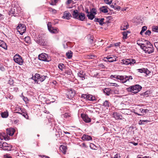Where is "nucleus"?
<instances>
[{
    "label": "nucleus",
    "instance_id": "nucleus-1",
    "mask_svg": "<svg viewBox=\"0 0 158 158\" xmlns=\"http://www.w3.org/2000/svg\"><path fill=\"white\" fill-rule=\"evenodd\" d=\"M110 77L112 78L116 79L117 80H119L120 82L123 83H126L127 81H129L130 80L133 79V78L131 76H120L112 75H111Z\"/></svg>",
    "mask_w": 158,
    "mask_h": 158
},
{
    "label": "nucleus",
    "instance_id": "nucleus-2",
    "mask_svg": "<svg viewBox=\"0 0 158 158\" xmlns=\"http://www.w3.org/2000/svg\"><path fill=\"white\" fill-rule=\"evenodd\" d=\"M142 87L139 85L131 86L127 88L128 92H131L134 94H136L139 92L142 89Z\"/></svg>",
    "mask_w": 158,
    "mask_h": 158
},
{
    "label": "nucleus",
    "instance_id": "nucleus-3",
    "mask_svg": "<svg viewBox=\"0 0 158 158\" xmlns=\"http://www.w3.org/2000/svg\"><path fill=\"white\" fill-rule=\"evenodd\" d=\"M147 45L144 48V51L146 53L150 54L154 51L153 45L148 41H146Z\"/></svg>",
    "mask_w": 158,
    "mask_h": 158
},
{
    "label": "nucleus",
    "instance_id": "nucleus-4",
    "mask_svg": "<svg viewBox=\"0 0 158 158\" xmlns=\"http://www.w3.org/2000/svg\"><path fill=\"white\" fill-rule=\"evenodd\" d=\"M135 63V60L134 59H122L120 62L121 64L128 65L130 64L132 65Z\"/></svg>",
    "mask_w": 158,
    "mask_h": 158
},
{
    "label": "nucleus",
    "instance_id": "nucleus-5",
    "mask_svg": "<svg viewBox=\"0 0 158 158\" xmlns=\"http://www.w3.org/2000/svg\"><path fill=\"white\" fill-rule=\"evenodd\" d=\"M39 59L41 60L47 62H49L51 60L50 57L48 56L47 54L45 53H42L38 56Z\"/></svg>",
    "mask_w": 158,
    "mask_h": 158
},
{
    "label": "nucleus",
    "instance_id": "nucleus-6",
    "mask_svg": "<svg viewBox=\"0 0 158 158\" xmlns=\"http://www.w3.org/2000/svg\"><path fill=\"white\" fill-rule=\"evenodd\" d=\"M81 97L82 98L92 101H94L97 100V98L94 96H93L90 94H82Z\"/></svg>",
    "mask_w": 158,
    "mask_h": 158
},
{
    "label": "nucleus",
    "instance_id": "nucleus-7",
    "mask_svg": "<svg viewBox=\"0 0 158 158\" xmlns=\"http://www.w3.org/2000/svg\"><path fill=\"white\" fill-rule=\"evenodd\" d=\"M17 29L20 34L22 35L26 31V27L23 24L20 23L17 27Z\"/></svg>",
    "mask_w": 158,
    "mask_h": 158
},
{
    "label": "nucleus",
    "instance_id": "nucleus-8",
    "mask_svg": "<svg viewBox=\"0 0 158 158\" xmlns=\"http://www.w3.org/2000/svg\"><path fill=\"white\" fill-rule=\"evenodd\" d=\"M13 59L15 63L20 65H22L23 64V60L22 57L19 54L15 55L13 57Z\"/></svg>",
    "mask_w": 158,
    "mask_h": 158
},
{
    "label": "nucleus",
    "instance_id": "nucleus-9",
    "mask_svg": "<svg viewBox=\"0 0 158 158\" xmlns=\"http://www.w3.org/2000/svg\"><path fill=\"white\" fill-rule=\"evenodd\" d=\"M47 26L48 30L50 32L54 34L58 33L59 29L56 27H52L51 23H48Z\"/></svg>",
    "mask_w": 158,
    "mask_h": 158
},
{
    "label": "nucleus",
    "instance_id": "nucleus-10",
    "mask_svg": "<svg viewBox=\"0 0 158 158\" xmlns=\"http://www.w3.org/2000/svg\"><path fill=\"white\" fill-rule=\"evenodd\" d=\"M1 148L4 150L9 151L11 150L12 146L10 144H8L6 142H3Z\"/></svg>",
    "mask_w": 158,
    "mask_h": 158
},
{
    "label": "nucleus",
    "instance_id": "nucleus-11",
    "mask_svg": "<svg viewBox=\"0 0 158 158\" xmlns=\"http://www.w3.org/2000/svg\"><path fill=\"white\" fill-rule=\"evenodd\" d=\"M105 59H106L107 60H105V61H108L109 62H112L113 61L116 60L117 57L114 55H111L108 56L106 57H105Z\"/></svg>",
    "mask_w": 158,
    "mask_h": 158
},
{
    "label": "nucleus",
    "instance_id": "nucleus-12",
    "mask_svg": "<svg viewBox=\"0 0 158 158\" xmlns=\"http://www.w3.org/2000/svg\"><path fill=\"white\" fill-rule=\"evenodd\" d=\"M81 139L84 141L92 140V139L91 137L89 135L84 134L81 137Z\"/></svg>",
    "mask_w": 158,
    "mask_h": 158
},
{
    "label": "nucleus",
    "instance_id": "nucleus-13",
    "mask_svg": "<svg viewBox=\"0 0 158 158\" xmlns=\"http://www.w3.org/2000/svg\"><path fill=\"white\" fill-rule=\"evenodd\" d=\"M15 113L22 115L26 119H28V116L25 110H21V112H16Z\"/></svg>",
    "mask_w": 158,
    "mask_h": 158
},
{
    "label": "nucleus",
    "instance_id": "nucleus-14",
    "mask_svg": "<svg viewBox=\"0 0 158 158\" xmlns=\"http://www.w3.org/2000/svg\"><path fill=\"white\" fill-rule=\"evenodd\" d=\"M75 91L74 90L71 89L68 92L67 95L68 98L69 99L72 98L75 95Z\"/></svg>",
    "mask_w": 158,
    "mask_h": 158
},
{
    "label": "nucleus",
    "instance_id": "nucleus-15",
    "mask_svg": "<svg viewBox=\"0 0 158 158\" xmlns=\"http://www.w3.org/2000/svg\"><path fill=\"white\" fill-rule=\"evenodd\" d=\"M15 132V130L12 128H10L7 129L6 130V132L7 135L10 136H12Z\"/></svg>",
    "mask_w": 158,
    "mask_h": 158
},
{
    "label": "nucleus",
    "instance_id": "nucleus-16",
    "mask_svg": "<svg viewBox=\"0 0 158 158\" xmlns=\"http://www.w3.org/2000/svg\"><path fill=\"white\" fill-rule=\"evenodd\" d=\"M103 92L106 95L109 96L112 94L111 90L109 88H105L103 90Z\"/></svg>",
    "mask_w": 158,
    "mask_h": 158
},
{
    "label": "nucleus",
    "instance_id": "nucleus-17",
    "mask_svg": "<svg viewBox=\"0 0 158 158\" xmlns=\"http://www.w3.org/2000/svg\"><path fill=\"white\" fill-rule=\"evenodd\" d=\"M71 16L70 13L67 11H65L63 14V16H62L63 19H66L68 20L70 18V17Z\"/></svg>",
    "mask_w": 158,
    "mask_h": 158
},
{
    "label": "nucleus",
    "instance_id": "nucleus-18",
    "mask_svg": "<svg viewBox=\"0 0 158 158\" xmlns=\"http://www.w3.org/2000/svg\"><path fill=\"white\" fill-rule=\"evenodd\" d=\"M60 149L64 154H66L67 149V147L66 146L61 145L60 146Z\"/></svg>",
    "mask_w": 158,
    "mask_h": 158
},
{
    "label": "nucleus",
    "instance_id": "nucleus-19",
    "mask_svg": "<svg viewBox=\"0 0 158 158\" xmlns=\"http://www.w3.org/2000/svg\"><path fill=\"white\" fill-rule=\"evenodd\" d=\"M79 13H78L77 10H74L72 14V15L73 18L74 19H77L79 15Z\"/></svg>",
    "mask_w": 158,
    "mask_h": 158
},
{
    "label": "nucleus",
    "instance_id": "nucleus-20",
    "mask_svg": "<svg viewBox=\"0 0 158 158\" xmlns=\"http://www.w3.org/2000/svg\"><path fill=\"white\" fill-rule=\"evenodd\" d=\"M85 18V15L82 13H80L77 19L81 21H83Z\"/></svg>",
    "mask_w": 158,
    "mask_h": 158
},
{
    "label": "nucleus",
    "instance_id": "nucleus-21",
    "mask_svg": "<svg viewBox=\"0 0 158 158\" xmlns=\"http://www.w3.org/2000/svg\"><path fill=\"white\" fill-rule=\"evenodd\" d=\"M61 117L63 118L69 119L71 117V114L68 112H65L62 114L61 115Z\"/></svg>",
    "mask_w": 158,
    "mask_h": 158
},
{
    "label": "nucleus",
    "instance_id": "nucleus-22",
    "mask_svg": "<svg viewBox=\"0 0 158 158\" xmlns=\"http://www.w3.org/2000/svg\"><path fill=\"white\" fill-rule=\"evenodd\" d=\"M85 74L82 71H80L77 74L78 76L81 78L82 80H84L85 79Z\"/></svg>",
    "mask_w": 158,
    "mask_h": 158
},
{
    "label": "nucleus",
    "instance_id": "nucleus-23",
    "mask_svg": "<svg viewBox=\"0 0 158 158\" xmlns=\"http://www.w3.org/2000/svg\"><path fill=\"white\" fill-rule=\"evenodd\" d=\"M0 46L5 49H7V46L6 44L2 40H0Z\"/></svg>",
    "mask_w": 158,
    "mask_h": 158
},
{
    "label": "nucleus",
    "instance_id": "nucleus-24",
    "mask_svg": "<svg viewBox=\"0 0 158 158\" xmlns=\"http://www.w3.org/2000/svg\"><path fill=\"white\" fill-rule=\"evenodd\" d=\"M114 116L117 119H122L123 117L118 113H114Z\"/></svg>",
    "mask_w": 158,
    "mask_h": 158
},
{
    "label": "nucleus",
    "instance_id": "nucleus-25",
    "mask_svg": "<svg viewBox=\"0 0 158 158\" xmlns=\"http://www.w3.org/2000/svg\"><path fill=\"white\" fill-rule=\"evenodd\" d=\"M100 10L101 11L104 13H106L108 12L107 8L106 6H102L100 8Z\"/></svg>",
    "mask_w": 158,
    "mask_h": 158
},
{
    "label": "nucleus",
    "instance_id": "nucleus-26",
    "mask_svg": "<svg viewBox=\"0 0 158 158\" xmlns=\"http://www.w3.org/2000/svg\"><path fill=\"white\" fill-rule=\"evenodd\" d=\"M88 14L87 15V16L88 19L90 20H92L95 18V16L92 13L88 12Z\"/></svg>",
    "mask_w": 158,
    "mask_h": 158
},
{
    "label": "nucleus",
    "instance_id": "nucleus-27",
    "mask_svg": "<svg viewBox=\"0 0 158 158\" xmlns=\"http://www.w3.org/2000/svg\"><path fill=\"white\" fill-rule=\"evenodd\" d=\"M129 27V25L127 23H124V25H122L121 27V30H125L127 29Z\"/></svg>",
    "mask_w": 158,
    "mask_h": 158
},
{
    "label": "nucleus",
    "instance_id": "nucleus-28",
    "mask_svg": "<svg viewBox=\"0 0 158 158\" xmlns=\"http://www.w3.org/2000/svg\"><path fill=\"white\" fill-rule=\"evenodd\" d=\"M73 52L70 50L69 51L66 53V55L68 59H71L73 56Z\"/></svg>",
    "mask_w": 158,
    "mask_h": 158
},
{
    "label": "nucleus",
    "instance_id": "nucleus-29",
    "mask_svg": "<svg viewBox=\"0 0 158 158\" xmlns=\"http://www.w3.org/2000/svg\"><path fill=\"white\" fill-rule=\"evenodd\" d=\"M55 135L57 137H60L63 136L62 132L60 130H58V131H57L56 132Z\"/></svg>",
    "mask_w": 158,
    "mask_h": 158
},
{
    "label": "nucleus",
    "instance_id": "nucleus-30",
    "mask_svg": "<svg viewBox=\"0 0 158 158\" xmlns=\"http://www.w3.org/2000/svg\"><path fill=\"white\" fill-rule=\"evenodd\" d=\"M52 116H53L52 115H51L50 117L51 118H48V120L49 123L50 124V125L51 127L52 126L53 124H54V123L53 119L52 118Z\"/></svg>",
    "mask_w": 158,
    "mask_h": 158
},
{
    "label": "nucleus",
    "instance_id": "nucleus-31",
    "mask_svg": "<svg viewBox=\"0 0 158 158\" xmlns=\"http://www.w3.org/2000/svg\"><path fill=\"white\" fill-rule=\"evenodd\" d=\"M83 119L84 121L87 123L90 122L91 121L90 118L86 116L83 118Z\"/></svg>",
    "mask_w": 158,
    "mask_h": 158
},
{
    "label": "nucleus",
    "instance_id": "nucleus-32",
    "mask_svg": "<svg viewBox=\"0 0 158 158\" xmlns=\"http://www.w3.org/2000/svg\"><path fill=\"white\" fill-rule=\"evenodd\" d=\"M1 115L2 118H6L8 116V113L7 112H4L1 113Z\"/></svg>",
    "mask_w": 158,
    "mask_h": 158
},
{
    "label": "nucleus",
    "instance_id": "nucleus-33",
    "mask_svg": "<svg viewBox=\"0 0 158 158\" xmlns=\"http://www.w3.org/2000/svg\"><path fill=\"white\" fill-rule=\"evenodd\" d=\"M41 75L38 74L36 73L35 75V81L36 82L38 81L37 80H39Z\"/></svg>",
    "mask_w": 158,
    "mask_h": 158
},
{
    "label": "nucleus",
    "instance_id": "nucleus-34",
    "mask_svg": "<svg viewBox=\"0 0 158 158\" xmlns=\"http://www.w3.org/2000/svg\"><path fill=\"white\" fill-rule=\"evenodd\" d=\"M112 94H120V92L117 89H114L111 91Z\"/></svg>",
    "mask_w": 158,
    "mask_h": 158
},
{
    "label": "nucleus",
    "instance_id": "nucleus-35",
    "mask_svg": "<svg viewBox=\"0 0 158 158\" xmlns=\"http://www.w3.org/2000/svg\"><path fill=\"white\" fill-rule=\"evenodd\" d=\"M88 38L89 39V42L91 43H93L94 37L92 35L89 34L88 35Z\"/></svg>",
    "mask_w": 158,
    "mask_h": 158
},
{
    "label": "nucleus",
    "instance_id": "nucleus-36",
    "mask_svg": "<svg viewBox=\"0 0 158 158\" xmlns=\"http://www.w3.org/2000/svg\"><path fill=\"white\" fill-rule=\"evenodd\" d=\"M47 42L44 40H42L41 42L40 43V45L44 46L47 44Z\"/></svg>",
    "mask_w": 158,
    "mask_h": 158
},
{
    "label": "nucleus",
    "instance_id": "nucleus-37",
    "mask_svg": "<svg viewBox=\"0 0 158 158\" xmlns=\"http://www.w3.org/2000/svg\"><path fill=\"white\" fill-rule=\"evenodd\" d=\"M70 43L69 42H68L66 43L64 42L63 44V46L64 48H66L69 46V44Z\"/></svg>",
    "mask_w": 158,
    "mask_h": 158
},
{
    "label": "nucleus",
    "instance_id": "nucleus-38",
    "mask_svg": "<svg viewBox=\"0 0 158 158\" xmlns=\"http://www.w3.org/2000/svg\"><path fill=\"white\" fill-rule=\"evenodd\" d=\"M127 33H130L129 31H124L123 32V39H126L127 38Z\"/></svg>",
    "mask_w": 158,
    "mask_h": 158
},
{
    "label": "nucleus",
    "instance_id": "nucleus-39",
    "mask_svg": "<svg viewBox=\"0 0 158 158\" xmlns=\"http://www.w3.org/2000/svg\"><path fill=\"white\" fill-rule=\"evenodd\" d=\"M64 67L65 66L62 63H60L59 64L58 68L61 71L63 70V69L64 68Z\"/></svg>",
    "mask_w": 158,
    "mask_h": 158
},
{
    "label": "nucleus",
    "instance_id": "nucleus-40",
    "mask_svg": "<svg viewBox=\"0 0 158 158\" xmlns=\"http://www.w3.org/2000/svg\"><path fill=\"white\" fill-rule=\"evenodd\" d=\"M41 38L40 37V36H39V37H37L35 40V41L38 44H40V43L41 42V41L42 40Z\"/></svg>",
    "mask_w": 158,
    "mask_h": 158
},
{
    "label": "nucleus",
    "instance_id": "nucleus-41",
    "mask_svg": "<svg viewBox=\"0 0 158 158\" xmlns=\"http://www.w3.org/2000/svg\"><path fill=\"white\" fill-rule=\"evenodd\" d=\"M152 31H153L158 32V26H153L152 27Z\"/></svg>",
    "mask_w": 158,
    "mask_h": 158
},
{
    "label": "nucleus",
    "instance_id": "nucleus-42",
    "mask_svg": "<svg viewBox=\"0 0 158 158\" xmlns=\"http://www.w3.org/2000/svg\"><path fill=\"white\" fill-rule=\"evenodd\" d=\"M47 76H44V75H41L40 76L39 81H40L41 82H42L43 81H44L45 79L47 77Z\"/></svg>",
    "mask_w": 158,
    "mask_h": 158
},
{
    "label": "nucleus",
    "instance_id": "nucleus-43",
    "mask_svg": "<svg viewBox=\"0 0 158 158\" xmlns=\"http://www.w3.org/2000/svg\"><path fill=\"white\" fill-rule=\"evenodd\" d=\"M24 41L26 42L27 43H29L30 42V38L29 36H27L26 37L24 38Z\"/></svg>",
    "mask_w": 158,
    "mask_h": 158
},
{
    "label": "nucleus",
    "instance_id": "nucleus-44",
    "mask_svg": "<svg viewBox=\"0 0 158 158\" xmlns=\"http://www.w3.org/2000/svg\"><path fill=\"white\" fill-rule=\"evenodd\" d=\"M23 109H22L19 106H17L15 107V110L16 111V112H21V110H23Z\"/></svg>",
    "mask_w": 158,
    "mask_h": 158
},
{
    "label": "nucleus",
    "instance_id": "nucleus-45",
    "mask_svg": "<svg viewBox=\"0 0 158 158\" xmlns=\"http://www.w3.org/2000/svg\"><path fill=\"white\" fill-rule=\"evenodd\" d=\"M103 106L105 107H109V105L108 101L107 100H106L103 103Z\"/></svg>",
    "mask_w": 158,
    "mask_h": 158
},
{
    "label": "nucleus",
    "instance_id": "nucleus-46",
    "mask_svg": "<svg viewBox=\"0 0 158 158\" xmlns=\"http://www.w3.org/2000/svg\"><path fill=\"white\" fill-rule=\"evenodd\" d=\"M104 20V18H102L101 19H99V20L98 21V22H99V24L100 25L102 26L104 23L103 22V21Z\"/></svg>",
    "mask_w": 158,
    "mask_h": 158
},
{
    "label": "nucleus",
    "instance_id": "nucleus-47",
    "mask_svg": "<svg viewBox=\"0 0 158 158\" xmlns=\"http://www.w3.org/2000/svg\"><path fill=\"white\" fill-rule=\"evenodd\" d=\"M137 44L139 45L140 46V47L142 49L144 50V48H145L146 45H145L144 44L142 43H137Z\"/></svg>",
    "mask_w": 158,
    "mask_h": 158
},
{
    "label": "nucleus",
    "instance_id": "nucleus-48",
    "mask_svg": "<svg viewBox=\"0 0 158 158\" xmlns=\"http://www.w3.org/2000/svg\"><path fill=\"white\" fill-rule=\"evenodd\" d=\"M90 148L93 149L95 150L96 148V146L92 143H91L90 144Z\"/></svg>",
    "mask_w": 158,
    "mask_h": 158
},
{
    "label": "nucleus",
    "instance_id": "nucleus-49",
    "mask_svg": "<svg viewBox=\"0 0 158 158\" xmlns=\"http://www.w3.org/2000/svg\"><path fill=\"white\" fill-rule=\"evenodd\" d=\"M65 73L69 75H71L72 74V72L70 69L66 70L65 71Z\"/></svg>",
    "mask_w": 158,
    "mask_h": 158
},
{
    "label": "nucleus",
    "instance_id": "nucleus-50",
    "mask_svg": "<svg viewBox=\"0 0 158 158\" xmlns=\"http://www.w3.org/2000/svg\"><path fill=\"white\" fill-rule=\"evenodd\" d=\"M141 96L143 97H147L148 96V91L145 92L144 93H142L140 94Z\"/></svg>",
    "mask_w": 158,
    "mask_h": 158
},
{
    "label": "nucleus",
    "instance_id": "nucleus-51",
    "mask_svg": "<svg viewBox=\"0 0 158 158\" xmlns=\"http://www.w3.org/2000/svg\"><path fill=\"white\" fill-rule=\"evenodd\" d=\"M50 11H51L53 14H56V13L57 10L52 8H50L49 10Z\"/></svg>",
    "mask_w": 158,
    "mask_h": 158
},
{
    "label": "nucleus",
    "instance_id": "nucleus-52",
    "mask_svg": "<svg viewBox=\"0 0 158 158\" xmlns=\"http://www.w3.org/2000/svg\"><path fill=\"white\" fill-rule=\"evenodd\" d=\"M90 12L92 13L93 14L95 15L96 14V10L94 8H92Z\"/></svg>",
    "mask_w": 158,
    "mask_h": 158
},
{
    "label": "nucleus",
    "instance_id": "nucleus-53",
    "mask_svg": "<svg viewBox=\"0 0 158 158\" xmlns=\"http://www.w3.org/2000/svg\"><path fill=\"white\" fill-rule=\"evenodd\" d=\"M137 158H152L150 156H145L144 157H142V156L141 155H139L137 156Z\"/></svg>",
    "mask_w": 158,
    "mask_h": 158
},
{
    "label": "nucleus",
    "instance_id": "nucleus-54",
    "mask_svg": "<svg viewBox=\"0 0 158 158\" xmlns=\"http://www.w3.org/2000/svg\"><path fill=\"white\" fill-rule=\"evenodd\" d=\"M138 71L141 73H144L145 68H143L141 69H137Z\"/></svg>",
    "mask_w": 158,
    "mask_h": 158
},
{
    "label": "nucleus",
    "instance_id": "nucleus-55",
    "mask_svg": "<svg viewBox=\"0 0 158 158\" xmlns=\"http://www.w3.org/2000/svg\"><path fill=\"white\" fill-rule=\"evenodd\" d=\"M154 44L155 47L156 48L157 51L158 52V41L154 42Z\"/></svg>",
    "mask_w": 158,
    "mask_h": 158
},
{
    "label": "nucleus",
    "instance_id": "nucleus-56",
    "mask_svg": "<svg viewBox=\"0 0 158 158\" xmlns=\"http://www.w3.org/2000/svg\"><path fill=\"white\" fill-rule=\"evenodd\" d=\"M105 2L107 4H110L112 2V0H104Z\"/></svg>",
    "mask_w": 158,
    "mask_h": 158
},
{
    "label": "nucleus",
    "instance_id": "nucleus-57",
    "mask_svg": "<svg viewBox=\"0 0 158 158\" xmlns=\"http://www.w3.org/2000/svg\"><path fill=\"white\" fill-rule=\"evenodd\" d=\"M115 7L114 9L116 10H119L121 9L120 6L117 5L116 4H115Z\"/></svg>",
    "mask_w": 158,
    "mask_h": 158
},
{
    "label": "nucleus",
    "instance_id": "nucleus-58",
    "mask_svg": "<svg viewBox=\"0 0 158 158\" xmlns=\"http://www.w3.org/2000/svg\"><path fill=\"white\" fill-rule=\"evenodd\" d=\"M151 33V31L148 30L145 32V34L146 35H150Z\"/></svg>",
    "mask_w": 158,
    "mask_h": 158
},
{
    "label": "nucleus",
    "instance_id": "nucleus-59",
    "mask_svg": "<svg viewBox=\"0 0 158 158\" xmlns=\"http://www.w3.org/2000/svg\"><path fill=\"white\" fill-rule=\"evenodd\" d=\"M146 74H148L150 73V72L148 69L145 68L144 73Z\"/></svg>",
    "mask_w": 158,
    "mask_h": 158
},
{
    "label": "nucleus",
    "instance_id": "nucleus-60",
    "mask_svg": "<svg viewBox=\"0 0 158 158\" xmlns=\"http://www.w3.org/2000/svg\"><path fill=\"white\" fill-rule=\"evenodd\" d=\"M0 70L2 71H4L5 70V69L4 67L2 65L0 64Z\"/></svg>",
    "mask_w": 158,
    "mask_h": 158
},
{
    "label": "nucleus",
    "instance_id": "nucleus-61",
    "mask_svg": "<svg viewBox=\"0 0 158 158\" xmlns=\"http://www.w3.org/2000/svg\"><path fill=\"white\" fill-rule=\"evenodd\" d=\"M147 29V27L146 26H144L142 27L141 31H142L144 32V31L146 30Z\"/></svg>",
    "mask_w": 158,
    "mask_h": 158
},
{
    "label": "nucleus",
    "instance_id": "nucleus-62",
    "mask_svg": "<svg viewBox=\"0 0 158 158\" xmlns=\"http://www.w3.org/2000/svg\"><path fill=\"white\" fill-rule=\"evenodd\" d=\"M110 85L115 86H118V85L116 83H111L110 84Z\"/></svg>",
    "mask_w": 158,
    "mask_h": 158
},
{
    "label": "nucleus",
    "instance_id": "nucleus-63",
    "mask_svg": "<svg viewBox=\"0 0 158 158\" xmlns=\"http://www.w3.org/2000/svg\"><path fill=\"white\" fill-rule=\"evenodd\" d=\"M4 158H12L11 157L7 155H5L4 156Z\"/></svg>",
    "mask_w": 158,
    "mask_h": 158
},
{
    "label": "nucleus",
    "instance_id": "nucleus-64",
    "mask_svg": "<svg viewBox=\"0 0 158 158\" xmlns=\"http://www.w3.org/2000/svg\"><path fill=\"white\" fill-rule=\"evenodd\" d=\"M42 158H50L48 156L45 155H41L40 156Z\"/></svg>",
    "mask_w": 158,
    "mask_h": 158
}]
</instances>
